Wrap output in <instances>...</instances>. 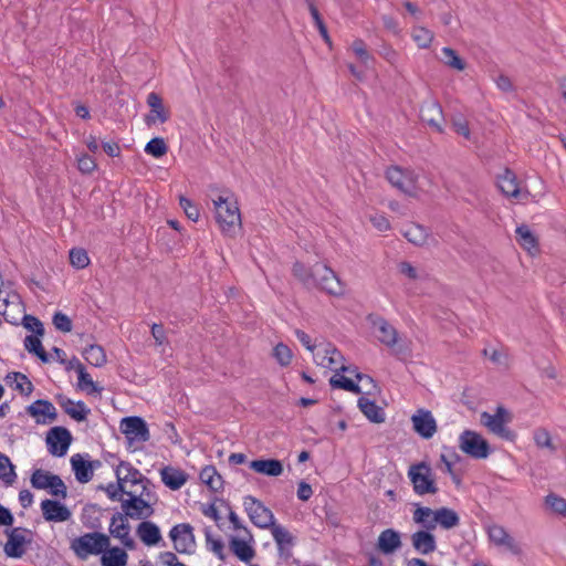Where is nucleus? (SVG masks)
Returning <instances> with one entry per match:
<instances>
[{
    "mask_svg": "<svg viewBox=\"0 0 566 566\" xmlns=\"http://www.w3.org/2000/svg\"><path fill=\"white\" fill-rule=\"evenodd\" d=\"M216 220L221 231L229 237L241 228V214L238 201L233 196H219L213 200Z\"/></svg>",
    "mask_w": 566,
    "mask_h": 566,
    "instance_id": "nucleus-1",
    "label": "nucleus"
},
{
    "mask_svg": "<svg viewBox=\"0 0 566 566\" xmlns=\"http://www.w3.org/2000/svg\"><path fill=\"white\" fill-rule=\"evenodd\" d=\"M367 321L377 339L390 348L394 355L401 357L409 354V347L399 338L398 331L386 318L377 314H369Z\"/></svg>",
    "mask_w": 566,
    "mask_h": 566,
    "instance_id": "nucleus-2",
    "label": "nucleus"
},
{
    "mask_svg": "<svg viewBox=\"0 0 566 566\" xmlns=\"http://www.w3.org/2000/svg\"><path fill=\"white\" fill-rule=\"evenodd\" d=\"M111 545L109 537L99 532L86 533L71 542V549L80 559L90 555H99Z\"/></svg>",
    "mask_w": 566,
    "mask_h": 566,
    "instance_id": "nucleus-3",
    "label": "nucleus"
},
{
    "mask_svg": "<svg viewBox=\"0 0 566 566\" xmlns=\"http://www.w3.org/2000/svg\"><path fill=\"white\" fill-rule=\"evenodd\" d=\"M158 497L156 492H145V495L122 501V512L133 520H147L155 513L154 504Z\"/></svg>",
    "mask_w": 566,
    "mask_h": 566,
    "instance_id": "nucleus-4",
    "label": "nucleus"
},
{
    "mask_svg": "<svg viewBox=\"0 0 566 566\" xmlns=\"http://www.w3.org/2000/svg\"><path fill=\"white\" fill-rule=\"evenodd\" d=\"M408 476L416 494L424 495L436 494L438 492L431 468L427 463L420 462L412 464L408 470Z\"/></svg>",
    "mask_w": 566,
    "mask_h": 566,
    "instance_id": "nucleus-5",
    "label": "nucleus"
},
{
    "mask_svg": "<svg viewBox=\"0 0 566 566\" xmlns=\"http://www.w3.org/2000/svg\"><path fill=\"white\" fill-rule=\"evenodd\" d=\"M480 417L481 423L486 427L490 432L505 440H514L515 433L506 427V423L511 421V416L504 407L499 406L493 415L483 411Z\"/></svg>",
    "mask_w": 566,
    "mask_h": 566,
    "instance_id": "nucleus-6",
    "label": "nucleus"
},
{
    "mask_svg": "<svg viewBox=\"0 0 566 566\" xmlns=\"http://www.w3.org/2000/svg\"><path fill=\"white\" fill-rule=\"evenodd\" d=\"M459 448L473 459H485L491 449L489 442L478 432L464 430L459 437Z\"/></svg>",
    "mask_w": 566,
    "mask_h": 566,
    "instance_id": "nucleus-7",
    "label": "nucleus"
},
{
    "mask_svg": "<svg viewBox=\"0 0 566 566\" xmlns=\"http://www.w3.org/2000/svg\"><path fill=\"white\" fill-rule=\"evenodd\" d=\"M386 177L390 185L408 196H415L418 189V176L411 169L399 166L389 167Z\"/></svg>",
    "mask_w": 566,
    "mask_h": 566,
    "instance_id": "nucleus-8",
    "label": "nucleus"
},
{
    "mask_svg": "<svg viewBox=\"0 0 566 566\" xmlns=\"http://www.w3.org/2000/svg\"><path fill=\"white\" fill-rule=\"evenodd\" d=\"M244 510L250 521L259 528H270L274 523L275 518L270 509H268L258 499L247 495L243 499Z\"/></svg>",
    "mask_w": 566,
    "mask_h": 566,
    "instance_id": "nucleus-9",
    "label": "nucleus"
},
{
    "mask_svg": "<svg viewBox=\"0 0 566 566\" xmlns=\"http://www.w3.org/2000/svg\"><path fill=\"white\" fill-rule=\"evenodd\" d=\"M497 187L504 196L514 198L518 202H524L531 197L527 189L520 187L516 175L509 168L497 177Z\"/></svg>",
    "mask_w": 566,
    "mask_h": 566,
    "instance_id": "nucleus-10",
    "label": "nucleus"
},
{
    "mask_svg": "<svg viewBox=\"0 0 566 566\" xmlns=\"http://www.w3.org/2000/svg\"><path fill=\"white\" fill-rule=\"evenodd\" d=\"M6 533L8 541L4 544V553L9 557H21L25 553L24 545L32 542V532L27 528L14 527Z\"/></svg>",
    "mask_w": 566,
    "mask_h": 566,
    "instance_id": "nucleus-11",
    "label": "nucleus"
},
{
    "mask_svg": "<svg viewBox=\"0 0 566 566\" xmlns=\"http://www.w3.org/2000/svg\"><path fill=\"white\" fill-rule=\"evenodd\" d=\"M314 274H316V279H318L315 287H318L331 295L338 296L344 294V286L332 269L316 263L314 265Z\"/></svg>",
    "mask_w": 566,
    "mask_h": 566,
    "instance_id": "nucleus-12",
    "label": "nucleus"
},
{
    "mask_svg": "<svg viewBox=\"0 0 566 566\" xmlns=\"http://www.w3.org/2000/svg\"><path fill=\"white\" fill-rule=\"evenodd\" d=\"M45 442L52 455L63 457L72 442V434L64 427H53L48 431Z\"/></svg>",
    "mask_w": 566,
    "mask_h": 566,
    "instance_id": "nucleus-13",
    "label": "nucleus"
},
{
    "mask_svg": "<svg viewBox=\"0 0 566 566\" xmlns=\"http://www.w3.org/2000/svg\"><path fill=\"white\" fill-rule=\"evenodd\" d=\"M120 431L133 442H146L150 439L147 423L140 417H126L120 421Z\"/></svg>",
    "mask_w": 566,
    "mask_h": 566,
    "instance_id": "nucleus-14",
    "label": "nucleus"
},
{
    "mask_svg": "<svg viewBox=\"0 0 566 566\" xmlns=\"http://www.w3.org/2000/svg\"><path fill=\"white\" fill-rule=\"evenodd\" d=\"M129 516L124 512L115 513L111 518L109 533L113 537L120 541L127 549H135L136 543L130 536V525L127 521Z\"/></svg>",
    "mask_w": 566,
    "mask_h": 566,
    "instance_id": "nucleus-15",
    "label": "nucleus"
},
{
    "mask_svg": "<svg viewBox=\"0 0 566 566\" xmlns=\"http://www.w3.org/2000/svg\"><path fill=\"white\" fill-rule=\"evenodd\" d=\"M413 430L423 439L432 438L437 430V421L430 410L420 408L411 417Z\"/></svg>",
    "mask_w": 566,
    "mask_h": 566,
    "instance_id": "nucleus-16",
    "label": "nucleus"
},
{
    "mask_svg": "<svg viewBox=\"0 0 566 566\" xmlns=\"http://www.w3.org/2000/svg\"><path fill=\"white\" fill-rule=\"evenodd\" d=\"M169 537L178 553H188L195 546L193 528L188 523L175 525L169 532Z\"/></svg>",
    "mask_w": 566,
    "mask_h": 566,
    "instance_id": "nucleus-17",
    "label": "nucleus"
},
{
    "mask_svg": "<svg viewBox=\"0 0 566 566\" xmlns=\"http://www.w3.org/2000/svg\"><path fill=\"white\" fill-rule=\"evenodd\" d=\"M420 118L423 123L428 124L436 132H443V112L442 107L438 102L432 99L423 102L420 107Z\"/></svg>",
    "mask_w": 566,
    "mask_h": 566,
    "instance_id": "nucleus-18",
    "label": "nucleus"
},
{
    "mask_svg": "<svg viewBox=\"0 0 566 566\" xmlns=\"http://www.w3.org/2000/svg\"><path fill=\"white\" fill-rule=\"evenodd\" d=\"M27 412L33 417L36 423H52L57 418V412L53 403L49 400L39 399L27 407Z\"/></svg>",
    "mask_w": 566,
    "mask_h": 566,
    "instance_id": "nucleus-19",
    "label": "nucleus"
},
{
    "mask_svg": "<svg viewBox=\"0 0 566 566\" xmlns=\"http://www.w3.org/2000/svg\"><path fill=\"white\" fill-rule=\"evenodd\" d=\"M42 516L46 522H66L71 518V511L60 501L45 499L40 504Z\"/></svg>",
    "mask_w": 566,
    "mask_h": 566,
    "instance_id": "nucleus-20",
    "label": "nucleus"
},
{
    "mask_svg": "<svg viewBox=\"0 0 566 566\" xmlns=\"http://www.w3.org/2000/svg\"><path fill=\"white\" fill-rule=\"evenodd\" d=\"M72 469L80 483H87L93 478V470L101 465L98 460L91 462L83 459L81 454H74L71 458Z\"/></svg>",
    "mask_w": 566,
    "mask_h": 566,
    "instance_id": "nucleus-21",
    "label": "nucleus"
},
{
    "mask_svg": "<svg viewBox=\"0 0 566 566\" xmlns=\"http://www.w3.org/2000/svg\"><path fill=\"white\" fill-rule=\"evenodd\" d=\"M147 105L150 108V113L146 117V123L151 125L159 120L160 123H165L169 119V112L165 108L163 104V98L156 92H151L147 95Z\"/></svg>",
    "mask_w": 566,
    "mask_h": 566,
    "instance_id": "nucleus-22",
    "label": "nucleus"
},
{
    "mask_svg": "<svg viewBox=\"0 0 566 566\" xmlns=\"http://www.w3.org/2000/svg\"><path fill=\"white\" fill-rule=\"evenodd\" d=\"M410 539L412 547L419 554L429 555L437 548L436 537L428 530H420L415 532Z\"/></svg>",
    "mask_w": 566,
    "mask_h": 566,
    "instance_id": "nucleus-23",
    "label": "nucleus"
},
{
    "mask_svg": "<svg viewBox=\"0 0 566 566\" xmlns=\"http://www.w3.org/2000/svg\"><path fill=\"white\" fill-rule=\"evenodd\" d=\"M249 537L242 534L240 537H231L229 546L231 552L242 562H250L254 557V549L251 546Z\"/></svg>",
    "mask_w": 566,
    "mask_h": 566,
    "instance_id": "nucleus-24",
    "label": "nucleus"
},
{
    "mask_svg": "<svg viewBox=\"0 0 566 566\" xmlns=\"http://www.w3.org/2000/svg\"><path fill=\"white\" fill-rule=\"evenodd\" d=\"M116 480L123 483V486L135 482H143L147 479L139 470L134 468L129 462L120 461L115 470Z\"/></svg>",
    "mask_w": 566,
    "mask_h": 566,
    "instance_id": "nucleus-25",
    "label": "nucleus"
},
{
    "mask_svg": "<svg viewBox=\"0 0 566 566\" xmlns=\"http://www.w3.org/2000/svg\"><path fill=\"white\" fill-rule=\"evenodd\" d=\"M136 533L139 539L147 546H155L163 539L159 527L150 521L143 520L137 526Z\"/></svg>",
    "mask_w": 566,
    "mask_h": 566,
    "instance_id": "nucleus-26",
    "label": "nucleus"
},
{
    "mask_svg": "<svg viewBox=\"0 0 566 566\" xmlns=\"http://www.w3.org/2000/svg\"><path fill=\"white\" fill-rule=\"evenodd\" d=\"M163 483L170 490H179L188 480V474L174 467H165L160 470Z\"/></svg>",
    "mask_w": 566,
    "mask_h": 566,
    "instance_id": "nucleus-27",
    "label": "nucleus"
},
{
    "mask_svg": "<svg viewBox=\"0 0 566 566\" xmlns=\"http://www.w3.org/2000/svg\"><path fill=\"white\" fill-rule=\"evenodd\" d=\"M250 469L268 476H279L283 473V464L276 459L253 460L250 462Z\"/></svg>",
    "mask_w": 566,
    "mask_h": 566,
    "instance_id": "nucleus-28",
    "label": "nucleus"
},
{
    "mask_svg": "<svg viewBox=\"0 0 566 566\" xmlns=\"http://www.w3.org/2000/svg\"><path fill=\"white\" fill-rule=\"evenodd\" d=\"M378 549L384 554H391L401 546L400 534L392 530L387 528L378 536Z\"/></svg>",
    "mask_w": 566,
    "mask_h": 566,
    "instance_id": "nucleus-29",
    "label": "nucleus"
},
{
    "mask_svg": "<svg viewBox=\"0 0 566 566\" xmlns=\"http://www.w3.org/2000/svg\"><path fill=\"white\" fill-rule=\"evenodd\" d=\"M59 403L64 412L76 421L86 420L87 415L90 413V409L83 401L74 402L67 397H62L59 399Z\"/></svg>",
    "mask_w": 566,
    "mask_h": 566,
    "instance_id": "nucleus-30",
    "label": "nucleus"
},
{
    "mask_svg": "<svg viewBox=\"0 0 566 566\" xmlns=\"http://www.w3.org/2000/svg\"><path fill=\"white\" fill-rule=\"evenodd\" d=\"M516 242L530 253L538 250V241L527 224H521L515 230Z\"/></svg>",
    "mask_w": 566,
    "mask_h": 566,
    "instance_id": "nucleus-31",
    "label": "nucleus"
},
{
    "mask_svg": "<svg viewBox=\"0 0 566 566\" xmlns=\"http://www.w3.org/2000/svg\"><path fill=\"white\" fill-rule=\"evenodd\" d=\"M432 523H434V527L439 524L441 527L450 530L460 524V517L452 509L440 507L434 511Z\"/></svg>",
    "mask_w": 566,
    "mask_h": 566,
    "instance_id": "nucleus-32",
    "label": "nucleus"
},
{
    "mask_svg": "<svg viewBox=\"0 0 566 566\" xmlns=\"http://www.w3.org/2000/svg\"><path fill=\"white\" fill-rule=\"evenodd\" d=\"M402 234L409 242L419 247L428 244L431 239L428 229L417 223L409 224Z\"/></svg>",
    "mask_w": 566,
    "mask_h": 566,
    "instance_id": "nucleus-33",
    "label": "nucleus"
},
{
    "mask_svg": "<svg viewBox=\"0 0 566 566\" xmlns=\"http://www.w3.org/2000/svg\"><path fill=\"white\" fill-rule=\"evenodd\" d=\"M128 560L127 553L120 547H109L102 553V566H126Z\"/></svg>",
    "mask_w": 566,
    "mask_h": 566,
    "instance_id": "nucleus-34",
    "label": "nucleus"
},
{
    "mask_svg": "<svg viewBox=\"0 0 566 566\" xmlns=\"http://www.w3.org/2000/svg\"><path fill=\"white\" fill-rule=\"evenodd\" d=\"M358 407L360 411L373 422L381 423L385 421L384 410L375 403V401L360 397L358 399Z\"/></svg>",
    "mask_w": 566,
    "mask_h": 566,
    "instance_id": "nucleus-35",
    "label": "nucleus"
},
{
    "mask_svg": "<svg viewBox=\"0 0 566 566\" xmlns=\"http://www.w3.org/2000/svg\"><path fill=\"white\" fill-rule=\"evenodd\" d=\"M199 476L201 482L206 484L211 491L219 492L223 489L222 476L218 473L213 465L205 467L201 470Z\"/></svg>",
    "mask_w": 566,
    "mask_h": 566,
    "instance_id": "nucleus-36",
    "label": "nucleus"
},
{
    "mask_svg": "<svg viewBox=\"0 0 566 566\" xmlns=\"http://www.w3.org/2000/svg\"><path fill=\"white\" fill-rule=\"evenodd\" d=\"M7 382L18 390L21 395L30 396L33 391V385L30 379L21 373H11L6 377Z\"/></svg>",
    "mask_w": 566,
    "mask_h": 566,
    "instance_id": "nucleus-37",
    "label": "nucleus"
},
{
    "mask_svg": "<svg viewBox=\"0 0 566 566\" xmlns=\"http://www.w3.org/2000/svg\"><path fill=\"white\" fill-rule=\"evenodd\" d=\"M293 274L306 287L316 286L318 279H316V274H314V265L312 268H307L303 263L296 262L293 265Z\"/></svg>",
    "mask_w": 566,
    "mask_h": 566,
    "instance_id": "nucleus-38",
    "label": "nucleus"
},
{
    "mask_svg": "<svg viewBox=\"0 0 566 566\" xmlns=\"http://www.w3.org/2000/svg\"><path fill=\"white\" fill-rule=\"evenodd\" d=\"M85 360L95 367H102L106 364V354L102 346L93 344L86 347L83 352Z\"/></svg>",
    "mask_w": 566,
    "mask_h": 566,
    "instance_id": "nucleus-39",
    "label": "nucleus"
},
{
    "mask_svg": "<svg viewBox=\"0 0 566 566\" xmlns=\"http://www.w3.org/2000/svg\"><path fill=\"white\" fill-rule=\"evenodd\" d=\"M270 528L280 549L294 545V537L284 526L274 523Z\"/></svg>",
    "mask_w": 566,
    "mask_h": 566,
    "instance_id": "nucleus-40",
    "label": "nucleus"
},
{
    "mask_svg": "<svg viewBox=\"0 0 566 566\" xmlns=\"http://www.w3.org/2000/svg\"><path fill=\"white\" fill-rule=\"evenodd\" d=\"M432 517H434V511L427 506H418L412 514L413 522L422 525L428 531L434 530Z\"/></svg>",
    "mask_w": 566,
    "mask_h": 566,
    "instance_id": "nucleus-41",
    "label": "nucleus"
},
{
    "mask_svg": "<svg viewBox=\"0 0 566 566\" xmlns=\"http://www.w3.org/2000/svg\"><path fill=\"white\" fill-rule=\"evenodd\" d=\"M39 335H29L24 339V347L29 353H33L41 359L43 363H48L50 360L49 355L44 350Z\"/></svg>",
    "mask_w": 566,
    "mask_h": 566,
    "instance_id": "nucleus-42",
    "label": "nucleus"
},
{
    "mask_svg": "<svg viewBox=\"0 0 566 566\" xmlns=\"http://www.w3.org/2000/svg\"><path fill=\"white\" fill-rule=\"evenodd\" d=\"M76 371L78 375V387L86 390L88 394L101 392L102 388L98 387L92 379L91 375L86 373L84 366L77 361Z\"/></svg>",
    "mask_w": 566,
    "mask_h": 566,
    "instance_id": "nucleus-43",
    "label": "nucleus"
},
{
    "mask_svg": "<svg viewBox=\"0 0 566 566\" xmlns=\"http://www.w3.org/2000/svg\"><path fill=\"white\" fill-rule=\"evenodd\" d=\"M155 485L150 482L149 479H144L143 482H135L128 484L125 488V495L127 499L137 497L145 495V492H154Z\"/></svg>",
    "mask_w": 566,
    "mask_h": 566,
    "instance_id": "nucleus-44",
    "label": "nucleus"
},
{
    "mask_svg": "<svg viewBox=\"0 0 566 566\" xmlns=\"http://www.w3.org/2000/svg\"><path fill=\"white\" fill-rule=\"evenodd\" d=\"M55 474L44 471L42 469H36L33 471L30 482L32 488L36 490H48L51 485V481Z\"/></svg>",
    "mask_w": 566,
    "mask_h": 566,
    "instance_id": "nucleus-45",
    "label": "nucleus"
},
{
    "mask_svg": "<svg viewBox=\"0 0 566 566\" xmlns=\"http://www.w3.org/2000/svg\"><path fill=\"white\" fill-rule=\"evenodd\" d=\"M17 479L14 465L11 463L8 455L0 452V480L6 484H12Z\"/></svg>",
    "mask_w": 566,
    "mask_h": 566,
    "instance_id": "nucleus-46",
    "label": "nucleus"
},
{
    "mask_svg": "<svg viewBox=\"0 0 566 566\" xmlns=\"http://www.w3.org/2000/svg\"><path fill=\"white\" fill-rule=\"evenodd\" d=\"M329 384L333 388H340V389H344V390H347V391H350L354 394L361 392V389L358 386V384H356L355 381H353L352 379H349L343 375H340L339 377H337V375L333 376L329 379Z\"/></svg>",
    "mask_w": 566,
    "mask_h": 566,
    "instance_id": "nucleus-47",
    "label": "nucleus"
},
{
    "mask_svg": "<svg viewBox=\"0 0 566 566\" xmlns=\"http://www.w3.org/2000/svg\"><path fill=\"white\" fill-rule=\"evenodd\" d=\"M546 506L556 514L566 516V500L555 493L545 496Z\"/></svg>",
    "mask_w": 566,
    "mask_h": 566,
    "instance_id": "nucleus-48",
    "label": "nucleus"
},
{
    "mask_svg": "<svg viewBox=\"0 0 566 566\" xmlns=\"http://www.w3.org/2000/svg\"><path fill=\"white\" fill-rule=\"evenodd\" d=\"M145 151L155 158H160L167 154L168 147L164 138L155 137L146 144Z\"/></svg>",
    "mask_w": 566,
    "mask_h": 566,
    "instance_id": "nucleus-49",
    "label": "nucleus"
},
{
    "mask_svg": "<svg viewBox=\"0 0 566 566\" xmlns=\"http://www.w3.org/2000/svg\"><path fill=\"white\" fill-rule=\"evenodd\" d=\"M352 50L357 56V59L364 64L366 67H370L374 61L373 56L368 52L366 44L361 40H356L352 44Z\"/></svg>",
    "mask_w": 566,
    "mask_h": 566,
    "instance_id": "nucleus-50",
    "label": "nucleus"
},
{
    "mask_svg": "<svg viewBox=\"0 0 566 566\" xmlns=\"http://www.w3.org/2000/svg\"><path fill=\"white\" fill-rule=\"evenodd\" d=\"M273 357L276 359V361L281 366L285 367V366H289L291 364L292 358H293V354H292V350L290 349L289 346H286L283 343H279L273 348Z\"/></svg>",
    "mask_w": 566,
    "mask_h": 566,
    "instance_id": "nucleus-51",
    "label": "nucleus"
},
{
    "mask_svg": "<svg viewBox=\"0 0 566 566\" xmlns=\"http://www.w3.org/2000/svg\"><path fill=\"white\" fill-rule=\"evenodd\" d=\"M443 62L452 69L462 71L465 67L463 60L450 48L442 49Z\"/></svg>",
    "mask_w": 566,
    "mask_h": 566,
    "instance_id": "nucleus-52",
    "label": "nucleus"
},
{
    "mask_svg": "<svg viewBox=\"0 0 566 566\" xmlns=\"http://www.w3.org/2000/svg\"><path fill=\"white\" fill-rule=\"evenodd\" d=\"M70 262L76 269H85L90 264V258L84 249H72L70 251Z\"/></svg>",
    "mask_w": 566,
    "mask_h": 566,
    "instance_id": "nucleus-53",
    "label": "nucleus"
},
{
    "mask_svg": "<svg viewBox=\"0 0 566 566\" xmlns=\"http://www.w3.org/2000/svg\"><path fill=\"white\" fill-rule=\"evenodd\" d=\"M324 359H327V363L325 364L326 367L335 368L337 371H340V366L337 368V365L344 361V356L337 348L328 345L325 349Z\"/></svg>",
    "mask_w": 566,
    "mask_h": 566,
    "instance_id": "nucleus-54",
    "label": "nucleus"
},
{
    "mask_svg": "<svg viewBox=\"0 0 566 566\" xmlns=\"http://www.w3.org/2000/svg\"><path fill=\"white\" fill-rule=\"evenodd\" d=\"M534 441L539 448H547L551 451L556 450V447L552 442L549 432L544 428H538L534 431Z\"/></svg>",
    "mask_w": 566,
    "mask_h": 566,
    "instance_id": "nucleus-55",
    "label": "nucleus"
},
{
    "mask_svg": "<svg viewBox=\"0 0 566 566\" xmlns=\"http://www.w3.org/2000/svg\"><path fill=\"white\" fill-rule=\"evenodd\" d=\"M49 493L52 496L65 500L67 497V488L63 480L59 475H54L51 485L49 486Z\"/></svg>",
    "mask_w": 566,
    "mask_h": 566,
    "instance_id": "nucleus-56",
    "label": "nucleus"
},
{
    "mask_svg": "<svg viewBox=\"0 0 566 566\" xmlns=\"http://www.w3.org/2000/svg\"><path fill=\"white\" fill-rule=\"evenodd\" d=\"M206 541L208 548L221 560H224V544L220 538H213L212 535L207 532Z\"/></svg>",
    "mask_w": 566,
    "mask_h": 566,
    "instance_id": "nucleus-57",
    "label": "nucleus"
},
{
    "mask_svg": "<svg viewBox=\"0 0 566 566\" xmlns=\"http://www.w3.org/2000/svg\"><path fill=\"white\" fill-rule=\"evenodd\" d=\"M452 128L457 134L463 136L465 139L469 140L471 138L468 120L462 115L452 117Z\"/></svg>",
    "mask_w": 566,
    "mask_h": 566,
    "instance_id": "nucleus-58",
    "label": "nucleus"
},
{
    "mask_svg": "<svg viewBox=\"0 0 566 566\" xmlns=\"http://www.w3.org/2000/svg\"><path fill=\"white\" fill-rule=\"evenodd\" d=\"M105 492L112 501H119L122 503V501L125 500L123 499V495H125V486H123V483L119 481H117V483H109L105 488Z\"/></svg>",
    "mask_w": 566,
    "mask_h": 566,
    "instance_id": "nucleus-59",
    "label": "nucleus"
},
{
    "mask_svg": "<svg viewBox=\"0 0 566 566\" xmlns=\"http://www.w3.org/2000/svg\"><path fill=\"white\" fill-rule=\"evenodd\" d=\"M179 203L188 219L192 221H197L199 219L200 213L198 207L193 205L188 198L181 196Z\"/></svg>",
    "mask_w": 566,
    "mask_h": 566,
    "instance_id": "nucleus-60",
    "label": "nucleus"
},
{
    "mask_svg": "<svg viewBox=\"0 0 566 566\" xmlns=\"http://www.w3.org/2000/svg\"><path fill=\"white\" fill-rule=\"evenodd\" d=\"M23 325L27 329L32 331L34 334L42 336L44 334V327L42 322L32 315H24Z\"/></svg>",
    "mask_w": 566,
    "mask_h": 566,
    "instance_id": "nucleus-61",
    "label": "nucleus"
},
{
    "mask_svg": "<svg viewBox=\"0 0 566 566\" xmlns=\"http://www.w3.org/2000/svg\"><path fill=\"white\" fill-rule=\"evenodd\" d=\"M495 546L497 547H503L505 548L507 552H510L511 554L513 555H521L522 554V547L521 545L518 544V542L513 537L511 536L510 534L505 536V538H503L499 544H496Z\"/></svg>",
    "mask_w": 566,
    "mask_h": 566,
    "instance_id": "nucleus-62",
    "label": "nucleus"
},
{
    "mask_svg": "<svg viewBox=\"0 0 566 566\" xmlns=\"http://www.w3.org/2000/svg\"><path fill=\"white\" fill-rule=\"evenodd\" d=\"M53 325L56 329L69 333L72 331V321L65 314L57 312L53 316Z\"/></svg>",
    "mask_w": 566,
    "mask_h": 566,
    "instance_id": "nucleus-63",
    "label": "nucleus"
},
{
    "mask_svg": "<svg viewBox=\"0 0 566 566\" xmlns=\"http://www.w3.org/2000/svg\"><path fill=\"white\" fill-rule=\"evenodd\" d=\"M77 167L83 174H91L96 169V163L90 155L83 154L77 159Z\"/></svg>",
    "mask_w": 566,
    "mask_h": 566,
    "instance_id": "nucleus-64",
    "label": "nucleus"
}]
</instances>
